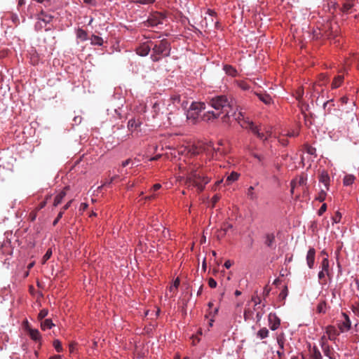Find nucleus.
Returning a JSON list of instances; mask_svg holds the SVG:
<instances>
[{
    "label": "nucleus",
    "mask_w": 359,
    "mask_h": 359,
    "mask_svg": "<svg viewBox=\"0 0 359 359\" xmlns=\"http://www.w3.org/2000/svg\"><path fill=\"white\" fill-rule=\"evenodd\" d=\"M208 105L212 110L204 112L202 119L210 121L217 119L222 116V118H230V115L235 114V103L233 99L226 95H217L210 99Z\"/></svg>",
    "instance_id": "f257e3e1"
},
{
    "label": "nucleus",
    "mask_w": 359,
    "mask_h": 359,
    "mask_svg": "<svg viewBox=\"0 0 359 359\" xmlns=\"http://www.w3.org/2000/svg\"><path fill=\"white\" fill-rule=\"evenodd\" d=\"M178 167L181 172L186 175V184L189 187H194L199 191H203L210 180V178L201 170L199 165L187 163L186 159L183 163H180Z\"/></svg>",
    "instance_id": "f03ea898"
},
{
    "label": "nucleus",
    "mask_w": 359,
    "mask_h": 359,
    "mask_svg": "<svg viewBox=\"0 0 359 359\" xmlns=\"http://www.w3.org/2000/svg\"><path fill=\"white\" fill-rule=\"evenodd\" d=\"M237 106L235 104V114L230 115V117H233L236 120L240 126L243 128H249L255 135H256L259 139L262 140H266L269 137L271 136V133L270 131H266V134L261 133L259 129L254 125V123L249 119L245 118V115L242 111H238Z\"/></svg>",
    "instance_id": "7ed1b4c3"
},
{
    "label": "nucleus",
    "mask_w": 359,
    "mask_h": 359,
    "mask_svg": "<svg viewBox=\"0 0 359 359\" xmlns=\"http://www.w3.org/2000/svg\"><path fill=\"white\" fill-rule=\"evenodd\" d=\"M151 43L152 46V54L151 58L154 62H157L163 57L170 55V46L167 40L163 39L156 42L154 44Z\"/></svg>",
    "instance_id": "20e7f679"
},
{
    "label": "nucleus",
    "mask_w": 359,
    "mask_h": 359,
    "mask_svg": "<svg viewBox=\"0 0 359 359\" xmlns=\"http://www.w3.org/2000/svg\"><path fill=\"white\" fill-rule=\"evenodd\" d=\"M168 102L169 103L168 104L165 113L168 118V123L169 125H177L178 121L176 116H174V114L177 115V112L180 110L178 104L180 102V96L179 95H174L170 97Z\"/></svg>",
    "instance_id": "39448f33"
},
{
    "label": "nucleus",
    "mask_w": 359,
    "mask_h": 359,
    "mask_svg": "<svg viewBox=\"0 0 359 359\" xmlns=\"http://www.w3.org/2000/svg\"><path fill=\"white\" fill-rule=\"evenodd\" d=\"M205 109L206 104L204 102H193L187 112V118L195 122L201 116V111Z\"/></svg>",
    "instance_id": "423d86ee"
},
{
    "label": "nucleus",
    "mask_w": 359,
    "mask_h": 359,
    "mask_svg": "<svg viewBox=\"0 0 359 359\" xmlns=\"http://www.w3.org/2000/svg\"><path fill=\"white\" fill-rule=\"evenodd\" d=\"M338 25L337 23H332V22H327L325 24L322 28L319 29V32L316 33L315 36L318 38L319 36L322 37H327L328 39L334 37L337 34Z\"/></svg>",
    "instance_id": "0eeeda50"
},
{
    "label": "nucleus",
    "mask_w": 359,
    "mask_h": 359,
    "mask_svg": "<svg viewBox=\"0 0 359 359\" xmlns=\"http://www.w3.org/2000/svg\"><path fill=\"white\" fill-rule=\"evenodd\" d=\"M322 350L329 359H337L339 354L326 342V336H322L320 341Z\"/></svg>",
    "instance_id": "6e6552de"
},
{
    "label": "nucleus",
    "mask_w": 359,
    "mask_h": 359,
    "mask_svg": "<svg viewBox=\"0 0 359 359\" xmlns=\"http://www.w3.org/2000/svg\"><path fill=\"white\" fill-rule=\"evenodd\" d=\"M53 19V16L43 11H41L37 15V22L35 25V29L36 30H41L45 26L50 23Z\"/></svg>",
    "instance_id": "1a4fd4ad"
},
{
    "label": "nucleus",
    "mask_w": 359,
    "mask_h": 359,
    "mask_svg": "<svg viewBox=\"0 0 359 359\" xmlns=\"http://www.w3.org/2000/svg\"><path fill=\"white\" fill-rule=\"evenodd\" d=\"M338 335L337 328L334 326L328 325L325 327V332L323 336H326V342H327L328 340L334 341Z\"/></svg>",
    "instance_id": "9d476101"
},
{
    "label": "nucleus",
    "mask_w": 359,
    "mask_h": 359,
    "mask_svg": "<svg viewBox=\"0 0 359 359\" xmlns=\"http://www.w3.org/2000/svg\"><path fill=\"white\" fill-rule=\"evenodd\" d=\"M269 326L273 331L276 330L280 325V319L274 313H270L268 316Z\"/></svg>",
    "instance_id": "9b49d317"
},
{
    "label": "nucleus",
    "mask_w": 359,
    "mask_h": 359,
    "mask_svg": "<svg viewBox=\"0 0 359 359\" xmlns=\"http://www.w3.org/2000/svg\"><path fill=\"white\" fill-rule=\"evenodd\" d=\"M344 319L338 323V327L341 332H347L351 329V323L349 317L345 313H342Z\"/></svg>",
    "instance_id": "f8f14e48"
},
{
    "label": "nucleus",
    "mask_w": 359,
    "mask_h": 359,
    "mask_svg": "<svg viewBox=\"0 0 359 359\" xmlns=\"http://www.w3.org/2000/svg\"><path fill=\"white\" fill-rule=\"evenodd\" d=\"M177 152L179 154L186 156L190 154V156H194L199 153L197 148L194 146L184 147L181 146L178 148Z\"/></svg>",
    "instance_id": "ddd939ff"
},
{
    "label": "nucleus",
    "mask_w": 359,
    "mask_h": 359,
    "mask_svg": "<svg viewBox=\"0 0 359 359\" xmlns=\"http://www.w3.org/2000/svg\"><path fill=\"white\" fill-rule=\"evenodd\" d=\"M26 330L31 338L34 341L39 343V346L41 345V335L39 331L37 329H33L29 327L26 328Z\"/></svg>",
    "instance_id": "4468645a"
},
{
    "label": "nucleus",
    "mask_w": 359,
    "mask_h": 359,
    "mask_svg": "<svg viewBox=\"0 0 359 359\" xmlns=\"http://www.w3.org/2000/svg\"><path fill=\"white\" fill-rule=\"evenodd\" d=\"M164 20V16L161 13H155L153 14L151 17L148 18V24L151 27H155L158 25L159 24H163Z\"/></svg>",
    "instance_id": "2eb2a0df"
},
{
    "label": "nucleus",
    "mask_w": 359,
    "mask_h": 359,
    "mask_svg": "<svg viewBox=\"0 0 359 359\" xmlns=\"http://www.w3.org/2000/svg\"><path fill=\"white\" fill-rule=\"evenodd\" d=\"M315 256H316V250L314 248H311L306 255V262L307 265L309 269H312L314 266V261H315Z\"/></svg>",
    "instance_id": "dca6fc26"
},
{
    "label": "nucleus",
    "mask_w": 359,
    "mask_h": 359,
    "mask_svg": "<svg viewBox=\"0 0 359 359\" xmlns=\"http://www.w3.org/2000/svg\"><path fill=\"white\" fill-rule=\"evenodd\" d=\"M151 46L149 42L144 43L137 48V53L141 56H146L149 54Z\"/></svg>",
    "instance_id": "f3484780"
},
{
    "label": "nucleus",
    "mask_w": 359,
    "mask_h": 359,
    "mask_svg": "<svg viewBox=\"0 0 359 359\" xmlns=\"http://www.w3.org/2000/svg\"><path fill=\"white\" fill-rule=\"evenodd\" d=\"M330 178L328 173L323 171L319 176V182L323 183L326 190L329 189Z\"/></svg>",
    "instance_id": "a211bd4d"
},
{
    "label": "nucleus",
    "mask_w": 359,
    "mask_h": 359,
    "mask_svg": "<svg viewBox=\"0 0 359 359\" xmlns=\"http://www.w3.org/2000/svg\"><path fill=\"white\" fill-rule=\"evenodd\" d=\"M255 95L258 97L260 101L265 104H271L272 103V98L269 94L262 92H256Z\"/></svg>",
    "instance_id": "6ab92c4d"
},
{
    "label": "nucleus",
    "mask_w": 359,
    "mask_h": 359,
    "mask_svg": "<svg viewBox=\"0 0 359 359\" xmlns=\"http://www.w3.org/2000/svg\"><path fill=\"white\" fill-rule=\"evenodd\" d=\"M239 174L236 172H232L230 175H229L224 182V184L228 186L232 184L233 182L238 180L239 177Z\"/></svg>",
    "instance_id": "aec40b11"
},
{
    "label": "nucleus",
    "mask_w": 359,
    "mask_h": 359,
    "mask_svg": "<svg viewBox=\"0 0 359 359\" xmlns=\"http://www.w3.org/2000/svg\"><path fill=\"white\" fill-rule=\"evenodd\" d=\"M65 196L66 191L65 190L60 191L54 198L53 205L57 206L59 204H60Z\"/></svg>",
    "instance_id": "412c9836"
},
{
    "label": "nucleus",
    "mask_w": 359,
    "mask_h": 359,
    "mask_svg": "<svg viewBox=\"0 0 359 359\" xmlns=\"http://www.w3.org/2000/svg\"><path fill=\"white\" fill-rule=\"evenodd\" d=\"M53 326H55V324L50 318L45 319L44 320L41 322V328L43 330L51 329Z\"/></svg>",
    "instance_id": "4be33fe9"
},
{
    "label": "nucleus",
    "mask_w": 359,
    "mask_h": 359,
    "mask_svg": "<svg viewBox=\"0 0 359 359\" xmlns=\"http://www.w3.org/2000/svg\"><path fill=\"white\" fill-rule=\"evenodd\" d=\"M180 279L177 278L175 280L172 285L170 286L169 292L171 293L170 297L175 295L177 293V288L180 285Z\"/></svg>",
    "instance_id": "5701e85b"
},
{
    "label": "nucleus",
    "mask_w": 359,
    "mask_h": 359,
    "mask_svg": "<svg viewBox=\"0 0 359 359\" xmlns=\"http://www.w3.org/2000/svg\"><path fill=\"white\" fill-rule=\"evenodd\" d=\"M269 334V332L268 329L266 327H262L257 332V337L259 339H264L267 338Z\"/></svg>",
    "instance_id": "b1692460"
},
{
    "label": "nucleus",
    "mask_w": 359,
    "mask_h": 359,
    "mask_svg": "<svg viewBox=\"0 0 359 359\" xmlns=\"http://www.w3.org/2000/svg\"><path fill=\"white\" fill-rule=\"evenodd\" d=\"M224 70L226 74L231 76H236L237 75V70L231 65H224Z\"/></svg>",
    "instance_id": "393cba45"
},
{
    "label": "nucleus",
    "mask_w": 359,
    "mask_h": 359,
    "mask_svg": "<svg viewBox=\"0 0 359 359\" xmlns=\"http://www.w3.org/2000/svg\"><path fill=\"white\" fill-rule=\"evenodd\" d=\"M343 80H344L343 76L339 75V76L334 77V79L332 83V88H339L341 85Z\"/></svg>",
    "instance_id": "a878e982"
},
{
    "label": "nucleus",
    "mask_w": 359,
    "mask_h": 359,
    "mask_svg": "<svg viewBox=\"0 0 359 359\" xmlns=\"http://www.w3.org/2000/svg\"><path fill=\"white\" fill-rule=\"evenodd\" d=\"M275 241V236L273 233H267L265 236V244L271 247Z\"/></svg>",
    "instance_id": "bb28decb"
},
{
    "label": "nucleus",
    "mask_w": 359,
    "mask_h": 359,
    "mask_svg": "<svg viewBox=\"0 0 359 359\" xmlns=\"http://www.w3.org/2000/svg\"><path fill=\"white\" fill-rule=\"evenodd\" d=\"M355 177L353 175H346L344 177L343 183L345 186H350L351 185L354 181Z\"/></svg>",
    "instance_id": "cd10ccee"
},
{
    "label": "nucleus",
    "mask_w": 359,
    "mask_h": 359,
    "mask_svg": "<svg viewBox=\"0 0 359 359\" xmlns=\"http://www.w3.org/2000/svg\"><path fill=\"white\" fill-rule=\"evenodd\" d=\"M327 306L325 301L319 302L317 306L316 311L318 313H325L327 311Z\"/></svg>",
    "instance_id": "c85d7f7f"
},
{
    "label": "nucleus",
    "mask_w": 359,
    "mask_h": 359,
    "mask_svg": "<svg viewBox=\"0 0 359 359\" xmlns=\"http://www.w3.org/2000/svg\"><path fill=\"white\" fill-rule=\"evenodd\" d=\"M76 36L83 41H86L88 39L87 32L82 29H78L76 32Z\"/></svg>",
    "instance_id": "c756f323"
},
{
    "label": "nucleus",
    "mask_w": 359,
    "mask_h": 359,
    "mask_svg": "<svg viewBox=\"0 0 359 359\" xmlns=\"http://www.w3.org/2000/svg\"><path fill=\"white\" fill-rule=\"evenodd\" d=\"M90 41H91V44H93V45L102 46L103 44L102 38H101L98 36H96V35H93L90 39Z\"/></svg>",
    "instance_id": "7c9ffc66"
},
{
    "label": "nucleus",
    "mask_w": 359,
    "mask_h": 359,
    "mask_svg": "<svg viewBox=\"0 0 359 359\" xmlns=\"http://www.w3.org/2000/svg\"><path fill=\"white\" fill-rule=\"evenodd\" d=\"M321 271H325L327 275H329V260L325 257L321 262Z\"/></svg>",
    "instance_id": "2f4dec72"
},
{
    "label": "nucleus",
    "mask_w": 359,
    "mask_h": 359,
    "mask_svg": "<svg viewBox=\"0 0 359 359\" xmlns=\"http://www.w3.org/2000/svg\"><path fill=\"white\" fill-rule=\"evenodd\" d=\"M233 227L232 224H224L223 228L219 231V233L217 237L218 238H220V237L224 236L227 231Z\"/></svg>",
    "instance_id": "473e14b6"
},
{
    "label": "nucleus",
    "mask_w": 359,
    "mask_h": 359,
    "mask_svg": "<svg viewBox=\"0 0 359 359\" xmlns=\"http://www.w3.org/2000/svg\"><path fill=\"white\" fill-rule=\"evenodd\" d=\"M53 346H54L55 351L58 353H60L63 351L61 342L58 339H55L53 341Z\"/></svg>",
    "instance_id": "72a5a7b5"
},
{
    "label": "nucleus",
    "mask_w": 359,
    "mask_h": 359,
    "mask_svg": "<svg viewBox=\"0 0 359 359\" xmlns=\"http://www.w3.org/2000/svg\"><path fill=\"white\" fill-rule=\"evenodd\" d=\"M326 191V189H321V191L318 193V196H316V199L320 202L324 201L327 195Z\"/></svg>",
    "instance_id": "f704fd0d"
},
{
    "label": "nucleus",
    "mask_w": 359,
    "mask_h": 359,
    "mask_svg": "<svg viewBox=\"0 0 359 359\" xmlns=\"http://www.w3.org/2000/svg\"><path fill=\"white\" fill-rule=\"evenodd\" d=\"M311 357L313 359H322V355L319 350L314 347L311 353Z\"/></svg>",
    "instance_id": "c9c22d12"
},
{
    "label": "nucleus",
    "mask_w": 359,
    "mask_h": 359,
    "mask_svg": "<svg viewBox=\"0 0 359 359\" xmlns=\"http://www.w3.org/2000/svg\"><path fill=\"white\" fill-rule=\"evenodd\" d=\"M353 6H354V4L353 3V1L352 0H348L346 3L344 4L343 8H342L343 11L344 12H347Z\"/></svg>",
    "instance_id": "e433bc0d"
},
{
    "label": "nucleus",
    "mask_w": 359,
    "mask_h": 359,
    "mask_svg": "<svg viewBox=\"0 0 359 359\" xmlns=\"http://www.w3.org/2000/svg\"><path fill=\"white\" fill-rule=\"evenodd\" d=\"M277 343L278 344L280 349L283 350L284 349V344H285L283 334H280L277 337Z\"/></svg>",
    "instance_id": "4c0bfd02"
},
{
    "label": "nucleus",
    "mask_w": 359,
    "mask_h": 359,
    "mask_svg": "<svg viewBox=\"0 0 359 359\" xmlns=\"http://www.w3.org/2000/svg\"><path fill=\"white\" fill-rule=\"evenodd\" d=\"M247 195L250 198V199H251V200H255V199L257 198V195L254 192V187H253L251 186V187H250L248 189Z\"/></svg>",
    "instance_id": "58836bf2"
},
{
    "label": "nucleus",
    "mask_w": 359,
    "mask_h": 359,
    "mask_svg": "<svg viewBox=\"0 0 359 359\" xmlns=\"http://www.w3.org/2000/svg\"><path fill=\"white\" fill-rule=\"evenodd\" d=\"M294 180H297V187L304 186L306 183V177L304 175H301Z\"/></svg>",
    "instance_id": "ea45409f"
},
{
    "label": "nucleus",
    "mask_w": 359,
    "mask_h": 359,
    "mask_svg": "<svg viewBox=\"0 0 359 359\" xmlns=\"http://www.w3.org/2000/svg\"><path fill=\"white\" fill-rule=\"evenodd\" d=\"M140 125V123L137 122L135 119H130L128 122V127L129 129L130 128H136Z\"/></svg>",
    "instance_id": "a19ab883"
},
{
    "label": "nucleus",
    "mask_w": 359,
    "mask_h": 359,
    "mask_svg": "<svg viewBox=\"0 0 359 359\" xmlns=\"http://www.w3.org/2000/svg\"><path fill=\"white\" fill-rule=\"evenodd\" d=\"M244 320L245 321H248L252 318V312L250 309H245L244 311Z\"/></svg>",
    "instance_id": "79ce46f5"
},
{
    "label": "nucleus",
    "mask_w": 359,
    "mask_h": 359,
    "mask_svg": "<svg viewBox=\"0 0 359 359\" xmlns=\"http://www.w3.org/2000/svg\"><path fill=\"white\" fill-rule=\"evenodd\" d=\"M52 253L53 252L51 249H48L46 251V254L43 255L42 259L43 264L46 263L50 258Z\"/></svg>",
    "instance_id": "37998d69"
},
{
    "label": "nucleus",
    "mask_w": 359,
    "mask_h": 359,
    "mask_svg": "<svg viewBox=\"0 0 359 359\" xmlns=\"http://www.w3.org/2000/svg\"><path fill=\"white\" fill-rule=\"evenodd\" d=\"M48 313V311L47 309H42L38 315L39 320H41L42 319H43L45 317L47 316Z\"/></svg>",
    "instance_id": "c03bdc74"
},
{
    "label": "nucleus",
    "mask_w": 359,
    "mask_h": 359,
    "mask_svg": "<svg viewBox=\"0 0 359 359\" xmlns=\"http://www.w3.org/2000/svg\"><path fill=\"white\" fill-rule=\"evenodd\" d=\"M290 186H291V190H290V192L292 194H294V189L297 187V180H292L290 182Z\"/></svg>",
    "instance_id": "a18cd8bd"
},
{
    "label": "nucleus",
    "mask_w": 359,
    "mask_h": 359,
    "mask_svg": "<svg viewBox=\"0 0 359 359\" xmlns=\"http://www.w3.org/2000/svg\"><path fill=\"white\" fill-rule=\"evenodd\" d=\"M31 62L33 65H36L39 62V57L36 54L34 53L30 57Z\"/></svg>",
    "instance_id": "49530a36"
},
{
    "label": "nucleus",
    "mask_w": 359,
    "mask_h": 359,
    "mask_svg": "<svg viewBox=\"0 0 359 359\" xmlns=\"http://www.w3.org/2000/svg\"><path fill=\"white\" fill-rule=\"evenodd\" d=\"M208 285L211 288H215L217 287V282L212 278H210L208 279Z\"/></svg>",
    "instance_id": "de8ad7c7"
},
{
    "label": "nucleus",
    "mask_w": 359,
    "mask_h": 359,
    "mask_svg": "<svg viewBox=\"0 0 359 359\" xmlns=\"http://www.w3.org/2000/svg\"><path fill=\"white\" fill-rule=\"evenodd\" d=\"M296 94H297V96H296L297 100H300L303 97L304 90L302 88L299 89L297 91Z\"/></svg>",
    "instance_id": "09e8293b"
},
{
    "label": "nucleus",
    "mask_w": 359,
    "mask_h": 359,
    "mask_svg": "<svg viewBox=\"0 0 359 359\" xmlns=\"http://www.w3.org/2000/svg\"><path fill=\"white\" fill-rule=\"evenodd\" d=\"M220 199V196L218 194H215L211 199V202L212 203V206H214Z\"/></svg>",
    "instance_id": "8fccbe9b"
},
{
    "label": "nucleus",
    "mask_w": 359,
    "mask_h": 359,
    "mask_svg": "<svg viewBox=\"0 0 359 359\" xmlns=\"http://www.w3.org/2000/svg\"><path fill=\"white\" fill-rule=\"evenodd\" d=\"M118 177V175H115L112 177H111L109 180H106L104 182V183L102 185V187H104V186H107V185H109L111 183H112V182L114 180H115L116 178Z\"/></svg>",
    "instance_id": "3c124183"
},
{
    "label": "nucleus",
    "mask_w": 359,
    "mask_h": 359,
    "mask_svg": "<svg viewBox=\"0 0 359 359\" xmlns=\"http://www.w3.org/2000/svg\"><path fill=\"white\" fill-rule=\"evenodd\" d=\"M341 215L339 212H337L334 217H333V221L334 223H339L341 220Z\"/></svg>",
    "instance_id": "603ef678"
},
{
    "label": "nucleus",
    "mask_w": 359,
    "mask_h": 359,
    "mask_svg": "<svg viewBox=\"0 0 359 359\" xmlns=\"http://www.w3.org/2000/svg\"><path fill=\"white\" fill-rule=\"evenodd\" d=\"M326 209H327V205L325 203H323L321 205L320 208L318 210V215H322L326 211Z\"/></svg>",
    "instance_id": "864d4df0"
},
{
    "label": "nucleus",
    "mask_w": 359,
    "mask_h": 359,
    "mask_svg": "<svg viewBox=\"0 0 359 359\" xmlns=\"http://www.w3.org/2000/svg\"><path fill=\"white\" fill-rule=\"evenodd\" d=\"M298 134H299L298 131L292 130V132L287 133L285 135L291 137H296L298 135Z\"/></svg>",
    "instance_id": "5fc2aeb1"
},
{
    "label": "nucleus",
    "mask_w": 359,
    "mask_h": 359,
    "mask_svg": "<svg viewBox=\"0 0 359 359\" xmlns=\"http://www.w3.org/2000/svg\"><path fill=\"white\" fill-rule=\"evenodd\" d=\"M84 3L92 6H96L97 2L96 0H83Z\"/></svg>",
    "instance_id": "6e6d98bb"
},
{
    "label": "nucleus",
    "mask_w": 359,
    "mask_h": 359,
    "mask_svg": "<svg viewBox=\"0 0 359 359\" xmlns=\"http://www.w3.org/2000/svg\"><path fill=\"white\" fill-rule=\"evenodd\" d=\"M287 295V287L285 286L284 287V289L280 293V297H282L283 298H285Z\"/></svg>",
    "instance_id": "4d7b16f0"
},
{
    "label": "nucleus",
    "mask_w": 359,
    "mask_h": 359,
    "mask_svg": "<svg viewBox=\"0 0 359 359\" xmlns=\"http://www.w3.org/2000/svg\"><path fill=\"white\" fill-rule=\"evenodd\" d=\"M62 215H63V211H61L59 212V214L57 215L56 219L54 220L53 222V225L55 226L57 222L58 221L62 218Z\"/></svg>",
    "instance_id": "13d9d810"
},
{
    "label": "nucleus",
    "mask_w": 359,
    "mask_h": 359,
    "mask_svg": "<svg viewBox=\"0 0 359 359\" xmlns=\"http://www.w3.org/2000/svg\"><path fill=\"white\" fill-rule=\"evenodd\" d=\"M263 315H264V312H261V311H258L256 313V319H257V323L261 320V319L262 318Z\"/></svg>",
    "instance_id": "bf43d9fd"
},
{
    "label": "nucleus",
    "mask_w": 359,
    "mask_h": 359,
    "mask_svg": "<svg viewBox=\"0 0 359 359\" xmlns=\"http://www.w3.org/2000/svg\"><path fill=\"white\" fill-rule=\"evenodd\" d=\"M252 301H253L255 302V306L259 304L260 302H261V300H260L259 297H252Z\"/></svg>",
    "instance_id": "052dcab7"
},
{
    "label": "nucleus",
    "mask_w": 359,
    "mask_h": 359,
    "mask_svg": "<svg viewBox=\"0 0 359 359\" xmlns=\"http://www.w3.org/2000/svg\"><path fill=\"white\" fill-rule=\"evenodd\" d=\"M276 353H277V355H278L279 359H283V358L285 356L283 350L280 349V350L277 351Z\"/></svg>",
    "instance_id": "680f3d73"
},
{
    "label": "nucleus",
    "mask_w": 359,
    "mask_h": 359,
    "mask_svg": "<svg viewBox=\"0 0 359 359\" xmlns=\"http://www.w3.org/2000/svg\"><path fill=\"white\" fill-rule=\"evenodd\" d=\"M325 275H327V274L325 271H319L318 276V278L320 280H321L323 278H325Z\"/></svg>",
    "instance_id": "e2e57ef3"
},
{
    "label": "nucleus",
    "mask_w": 359,
    "mask_h": 359,
    "mask_svg": "<svg viewBox=\"0 0 359 359\" xmlns=\"http://www.w3.org/2000/svg\"><path fill=\"white\" fill-rule=\"evenodd\" d=\"M154 1L155 0H140V2L142 4H149L153 3Z\"/></svg>",
    "instance_id": "0e129e2a"
},
{
    "label": "nucleus",
    "mask_w": 359,
    "mask_h": 359,
    "mask_svg": "<svg viewBox=\"0 0 359 359\" xmlns=\"http://www.w3.org/2000/svg\"><path fill=\"white\" fill-rule=\"evenodd\" d=\"M224 265L226 269H229L232 264L230 260H226Z\"/></svg>",
    "instance_id": "69168bd1"
},
{
    "label": "nucleus",
    "mask_w": 359,
    "mask_h": 359,
    "mask_svg": "<svg viewBox=\"0 0 359 359\" xmlns=\"http://www.w3.org/2000/svg\"><path fill=\"white\" fill-rule=\"evenodd\" d=\"M161 187V185L160 184H155L153 187H152V190L153 191H157Z\"/></svg>",
    "instance_id": "338daca9"
},
{
    "label": "nucleus",
    "mask_w": 359,
    "mask_h": 359,
    "mask_svg": "<svg viewBox=\"0 0 359 359\" xmlns=\"http://www.w3.org/2000/svg\"><path fill=\"white\" fill-rule=\"evenodd\" d=\"M88 207V204L86 203H82L80 205L81 210H85Z\"/></svg>",
    "instance_id": "774afa93"
}]
</instances>
